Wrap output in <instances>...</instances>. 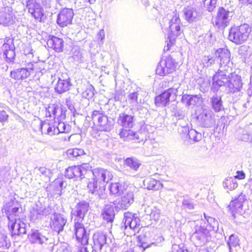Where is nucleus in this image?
Returning <instances> with one entry per match:
<instances>
[{"label": "nucleus", "mask_w": 252, "mask_h": 252, "mask_svg": "<svg viewBox=\"0 0 252 252\" xmlns=\"http://www.w3.org/2000/svg\"><path fill=\"white\" fill-rule=\"evenodd\" d=\"M182 207L184 209L191 210L194 209V204L191 199H184L182 202Z\"/></svg>", "instance_id": "nucleus-53"}, {"label": "nucleus", "mask_w": 252, "mask_h": 252, "mask_svg": "<svg viewBox=\"0 0 252 252\" xmlns=\"http://www.w3.org/2000/svg\"><path fill=\"white\" fill-rule=\"evenodd\" d=\"M182 101L188 106H195L200 104L202 102V95L182 94Z\"/></svg>", "instance_id": "nucleus-26"}, {"label": "nucleus", "mask_w": 252, "mask_h": 252, "mask_svg": "<svg viewBox=\"0 0 252 252\" xmlns=\"http://www.w3.org/2000/svg\"><path fill=\"white\" fill-rule=\"evenodd\" d=\"M124 226L125 229L129 227V229L133 230L134 233L138 232L140 228V220L136 216V214L130 212H126L124 214L123 220Z\"/></svg>", "instance_id": "nucleus-12"}, {"label": "nucleus", "mask_w": 252, "mask_h": 252, "mask_svg": "<svg viewBox=\"0 0 252 252\" xmlns=\"http://www.w3.org/2000/svg\"><path fill=\"white\" fill-rule=\"evenodd\" d=\"M223 185L225 188L230 190L235 189L238 186L236 180L233 177H228L225 179L223 183Z\"/></svg>", "instance_id": "nucleus-43"}, {"label": "nucleus", "mask_w": 252, "mask_h": 252, "mask_svg": "<svg viewBox=\"0 0 252 252\" xmlns=\"http://www.w3.org/2000/svg\"><path fill=\"white\" fill-rule=\"evenodd\" d=\"M134 201V193L131 190H127L124 193L121 200L119 201L116 208L120 209H126Z\"/></svg>", "instance_id": "nucleus-20"}, {"label": "nucleus", "mask_w": 252, "mask_h": 252, "mask_svg": "<svg viewBox=\"0 0 252 252\" xmlns=\"http://www.w3.org/2000/svg\"><path fill=\"white\" fill-rule=\"evenodd\" d=\"M173 249L172 252H188L187 249H185L184 247H181L179 245H175Z\"/></svg>", "instance_id": "nucleus-64"}, {"label": "nucleus", "mask_w": 252, "mask_h": 252, "mask_svg": "<svg viewBox=\"0 0 252 252\" xmlns=\"http://www.w3.org/2000/svg\"><path fill=\"white\" fill-rule=\"evenodd\" d=\"M243 199V196L240 195L237 199L230 202L228 207L232 210V212L242 208L243 206L242 202Z\"/></svg>", "instance_id": "nucleus-40"}, {"label": "nucleus", "mask_w": 252, "mask_h": 252, "mask_svg": "<svg viewBox=\"0 0 252 252\" xmlns=\"http://www.w3.org/2000/svg\"><path fill=\"white\" fill-rule=\"evenodd\" d=\"M150 216L151 219H153L155 221L158 220L160 216V210L156 208H154L152 210Z\"/></svg>", "instance_id": "nucleus-55"}, {"label": "nucleus", "mask_w": 252, "mask_h": 252, "mask_svg": "<svg viewBox=\"0 0 252 252\" xmlns=\"http://www.w3.org/2000/svg\"><path fill=\"white\" fill-rule=\"evenodd\" d=\"M44 126L47 128V134L49 135H53L56 134H57V131L56 130V128L53 126L50 125L49 123H44L41 124V128Z\"/></svg>", "instance_id": "nucleus-51"}, {"label": "nucleus", "mask_w": 252, "mask_h": 252, "mask_svg": "<svg viewBox=\"0 0 252 252\" xmlns=\"http://www.w3.org/2000/svg\"><path fill=\"white\" fill-rule=\"evenodd\" d=\"M86 54L80 50H75L73 53L72 58L74 61L78 63H82L86 61Z\"/></svg>", "instance_id": "nucleus-42"}, {"label": "nucleus", "mask_w": 252, "mask_h": 252, "mask_svg": "<svg viewBox=\"0 0 252 252\" xmlns=\"http://www.w3.org/2000/svg\"><path fill=\"white\" fill-rule=\"evenodd\" d=\"M217 0H210L209 4L207 7V10L209 12H212L214 11L215 8L216 6Z\"/></svg>", "instance_id": "nucleus-58"}, {"label": "nucleus", "mask_w": 252, "mask_h": 252, "mask_svg": "<svg viewBox=\"0 0 252 252\" xmlns=\"http://www.w3.org/2000/svg\"><path fill=\"white\" fill-rule=\"evenodd\" d=\"M183 12L185 20L189 23L195 22L199 19V12L194 7H187L184 9Z\"/></svg>", "instance_id": "nucleus-22"}, {"label": "nucleus", "mask_w": 252, "mask_h": 252, "mask_svg": "<svg viewBox=\"0 0 252 252\" xmlns=\"http://www.w3.org/2000/svg\"><path fill=\"white\" fill-rule=\"evenodd\" d=\"M10 246V241L7 240V236L0 234V248H8Z\"/></svg>", "instance_id": "nucleus-52"}, {"label": "nucleus", "mask_w": 252, "mask_h": 252, "mask_svg": "<svg viewBox=\"0 0 252 252\" xmlns=\"http://www.w3.org/2000/svg\"><path fill=\"white\" fill-rule=\"evenodd\" d=\"M233 15V11L220 7L217 10L216 15L212 19V23L218 29L223 30L229 25Z\"/></svg>", "instance_id": "nucleus-8"}, {"label": "nucleus", "mask_w": 252, "mask_h": 252, "mask_svg": "<svg viewBox=\"0 0 252 252\" xmlns=\"http://www.w3.org/2000/svg\"><path fill=\"white\" fill-rule=\"evenodd\" d=\"M227 245L229 247V252H231L233 248H236L239 246V240L236 235H231L227 241Z\"/></svg>", "instance_id": "nucleus-44"}, {"label": "nucleus", "mask_w": 252, "mask_h": 252, "mask_svg": "<svg viewBox=\"0 0 252 252\" xmlns=\"http://www.w3.org/2000/svg\"><path fill=\"white\" fill-rule=\"evenodd\" d=\"M215 56L217 57L218 62L220 60V66L218 72L214 75L215 78L220 77V79L222 77L228 76L231 73L232 63L230 62V53L229 51L226 48H220L215 53ZM223 80L226 81V78H222Z\"/></svg>", "instance_id": "nucleus-3"}, {"label": "nucleus", "mask_w": 252, "mask_h": 252, "mask_svg": "<svg viewBox=\"0 0 252 252\" xmlns=\"http://www.w3.org/2000/svg\"><path fill=\"white\" fill-rule=\"evenodd\" d=\"M190 239L195 245H203L211 239L210 231L204 226L196 224Z\"/></svg>", "instance_id": "nucleus-9"}, {"label": "nucleus", "mask_w": 252, "mask_h": 252, "mask_svg": "<svg viewBox=\"0 0 252 252\" xmlns=\"http://www.w3.org/2000/svg\"><path fill=\"white\" fill-rule=\"evenodd\" d=\"M14 205L13 201H11L6 204L4 206V210L7 211L6 213L8 220H14V218L19 219V216L18 214L19 210V205L13 207Z\"/></svg>", "instance_id": "nucleus-25"}, {"label": "nucleus", "mask_w": 252, "mask_h": 252, "mask_svg": "<svg viewBox=\"0 0 252 252\" xmlns=\"http://www.w3.org/2000/svg\"><path fill=\"white\" fill-rule=\"evenodd\" d=\"M74 12L71 8H63L58 14L57 23L61 27H65L71 24Z\"/></svg>", "instance_id": "nucleus-13"}, {"label": "nucleus", "mask_w": 252, "mask_h": 252, "mask_svg": "<svg viewBox=\"0 0 252 252\" xmlns=\"http://www.w3.org/2000/svg\"><path fill=\"white\" fill-rule=\"evenodd\" d=\"M188 136L190 139L192 140L194 142H198L202 138L201 133L193 129L190 130L189 133H188Z\"/></svg>", "instance_id": "nucleus-48"}, {"label": "nucleus", "mask_w": 252, "mask_h": 252, "mask_svg": "<svg viewBox=\"0 0 252 252\" xmlns=\"http://www.w3.org/2000/svg\"><path fill=\"white\" fill-rule=\"evenodd\" d=\"M145 94V92L142 91H137L136 92L129 94L128 95V99L129 102L133 105L137 104H143L145 100L141 96H143Z\"/></svg>", "instance_id": "nucleus-33"}, {"label": "nucleus", "mask_w": 252, "mask_h": 252, "mask_svg": "<svg viewBox=\"0 0 252 252\" xmlns=\"http://www.w3.org/2000/svg\"><path fill=\"white\" fill-rule=\"evenodd\" d=\"M94 88L92 85L89 86L86 89V90L82 93V96L83 97L90 99L92 98L94 95Z\"/></svg>", "instance_id": "nucleus-50"}, {"label": "nucleus", "mask_w": 252, "mask_h": 252, "mask_svg": "<svg viewBox=\"0 0 252 252\" xmlns=\"http://www.w3.org/2000/svg\"><path fill=\"white\" fill-rule=\"evenodd\" d=\"M89 204L83 201L78 203L72 209L71 214L77 218L78 221H81L88 211Z\"/></svg>", "instance_id": "nucleus-19"}, {"label": "nucleus", "mask_w": 252, "mask_h": 252, "mask_svg": "<svg viewBox=\"0 0 252 252\" xmlns=\"http://www.w3.org/2000/svg\"><path fill=\"white\" fill-rule=\"evenodd\" d=\"M31 213V217L34 219L41 218L42 217L46 216L50 213L49 209L37 207L36 208H33Z\"/></svg>", "instance_id": "nucleus-37"}, {"label": "nucleus", "mask_w": 252, "mask_h": 252, "mask_svg": "<svg viewBox=\"0 0 252 252\" xmlns=\"http://www.w3.org/2000/svg\"><path fill=\"white\" fill-rule=\"evenodd\" d=\"M122 186L119 183H112L109 186L110 193L113 195H119L122 192Z\"/></svg>", "instance_id": "nucleus-46"}, {"label": "nucleus", "mask_w": 252, "mask_h": 252, "mask_svg": "<svg viewBox=\"0 0 252 252\" xmlns=\"http://www.w3.org/2000/svg\"><path fill=\"white\" fill-rule=\"evenodd\" d=\"M71 84L69 80L59 79L55 87V90L59 94H62L69 90Z\"/></svg>", "instance_id": "nucleus-34"}, {"label": "nucleus", "mask_w": 252, "mask_h": 252, "mask_svg": "<svg viewBox=\"0 0 252 252\" xmlns=\"http://www.w3.org/2000/svg\"><path fill=\"white\" fill-rule=\"evenodd\" d=\"M117 123L123 127H131L134 124L133 116L122 113L119 115Z\"/></svg>", "instance_id": "nucleus-27"}, {"label": "nucleus", "mask_w": 252, "mask_h": 252, "mask_svg": "<svg viewBox=\"0 0 252 252\" xmlns=\"http://www.w3.org/2000/svg\"><path fill=\"white\" fill-rule=\"evenodd\" d=\"M176 64L175 60L170 56L161 59L156 69L157 74L164 76L173 72L175 70Z\"/></svg>", "instance_id": "nucleus-10"}, {"label": "nucleus", "mask_w": 252, "mask_h": 252, "mask_svg": "<svg viewBox=\"0 0 252 252\" xmlns=\"http://www.w3.org/2000/svg\"><path fill=\"white\" fill-rule=\"evenodd\" d=\"M63 113V109L57 104H50L46 108V116L54 118H59Z\"/></svg>", "instance_id": "nucleus-30"}, {"label": "nucleus", "mask_w": 252, "mask_h": 252, "mask_svg": "<svg viewBox=\"0 0 252 252\" xmlns=\"http://www.w3.org/2000/svg\"><path fill=\"white\" fill-rule=\"evenodd\" d=\"M8 225L10 227L12 235H20L26 233V224L19 219L9 220Z\"/></svg>", "instance_id": "nucleus-16"}, {"label": "nucleus", "mask_w": 252, "mask_h": 252, "mask_svg": "<svg viewBox=\"0 0 252 252\" xmlns=\"http://www.w3.org/2000/svg\"><path fill=\"white\" fill-rule=\"evenodd\" d=\"M215 78V75L213 77V84L211 90L214 92H217L219 88L227 84V91L229 93H235L237 91H240V89L242 87V83L241 77L233 72L232 68L231 69V73L229 74L228 76H226V81L224 79H220V77Z\"/></svg>", "instance_id": "nucleus-2"}, {"label": "nucleus", "mask_w": 252, "mask_h": 252, "mask_svg": "<svg viewBox=\"0 0 252 252\" xmlns=\"http://www.w3.org/2000/svg\"><path fill=\"white\" fill-rule=\"evenodd\" d=\"M27 8L35 19H40L43 15V10L39 4L35 0H29L27 1Z\"/></svg>", "instance_id": "nucleus-18"}, {"label": "nucleus", "mask_w": 252, "mask_h": 252, "mask_svg": "<svg viewBox=\"0 0 252 252\" xmlns=\"http://www.w3.org/2000/svg\"><path fill=\"white\" fill-rule=\"evenodd\" d=\"M181 20L179 15L174 14L172 19L169 22V30L167 34V45L164 48V51H167L170 47L174 44L176 38L180 35L182 31L180 28Z\"/></svg>", "instance_id": "nucleus-6"}, {"label": "nucleus", "mask_w": 252, "mask_h": 252, "mask_svg": "<svg viewBox=\"0 0 252 252\" xmlns=\"http://www.w3.org/2000/svg\"><path fill=\"white\" fill-rule=\"evenodd\" d=\"M79 165L68 167L65 170V176L68 179L74 180H81Z\"/></svg>", "instance_id": "nucleus-31"}, {"label": "nucleus", "mask_w": 252, "mask_h": 252, "mask_svg": "<svg viewBox=\"0 0 252 252\" xmlns=\"http://www.w3.org/2000/svg\"><path fill=\"white\" fill-rule=\"evenodd\" d=\"M196 119L200 124V125L204 127H214L217 129L219 126L223 125V129L224 128L225 124H216L215 114L209 108H202L201 112L197 116Z\"/></svg>", "instance_id": "nucleus-7"}, {"label": "nucleus", "mask_w": 252, "mask_h": 252, "mask_svg": "<svg viewBox=\"0 0 252 252\" xmlns=\"http://www.w3.org/2000/svg\"><path fill=\"white\" fill-rule=\"evenodd\" d=\"M92 120L96 125L99 131H110L113 126L112 122L102 114V111L94 110L92 116Z\"/></svg>", "instance_id": "nucleus-11"}, {"label": "nucleus", "mask_w": 252, "mask_h": 252, "mask_svg": "<svg viewBox=\"0 0 252 252\" xmlns=\"http://www.w3.org/2000/svg\"><path fill=\"white\" fill-rule=\"evenodd\" d=\"M137 111L140 115V117L141 118L145 117L148 112V110L146 108L142 106H139L137 108Z\"/></svg>", "instance_id": "nucleus-59"}, {"label": "nucleus", "mask_w": 252, "mask_h": 252, "mask_svg": "<svg viewBox=\"0 0 252 252\" xmlns=\"http://www.w3.org/2000/svg\"><path fill=\"white\" fill-rule=\"evenodd\" d=\"M119 135L121 138L125 141L133 140L135 142H139L143 141V138L141 137V133L133 131L131 129L122 128L119 133Z\"/></svg>", "instance_id": "nucleus-17"}, {"label": "nucleus", "mask_w": 252, "mask_h": 252, "mask_svg": "<svg viewBox=\"0 0 252 252\" xmlns=\"http://www.w3.org/2000/svg\"><path fill=\"white\" fill-rule=\"evenodd\" d=\"M251 31L252 28L248 24L234 25L229 29V39L237 45L242 44L247 40Z\"/></svg>", "instance_id": "nucleus-5"}, {"label": "nucleus", "mask_w": 252, "mask_h": 252, "mask_svg": "<svg viewBox=\"0 0 252 252\" xmlns=\"http://www.w3.org/2000/svg\"><path fill=\"white\" fill-rule=\"evenodd\" d=\"M101 216L107 222H112L115 218L114 207L112 205H105L103 208Z\"/></svg>", "instance_id": "nucleus-28"}, {"label": "nucleus", "mask_w": 252, "mask_h": 252, "mask_svg": "<svg viewBox=\"0 0 252 252\" xmlns=\"http://www.w3.org/2000/svg\"><path fill=\"white\" fill-rule=\"evenodd\" d=\"M8 118V115L5 111H0V122L1 123L5 122Z\"/></svg>", "instance_id": "nucleus-61"}, {"label": "nucleus", "mask_w": 252, "mask_h": 252, "mask_svg": "<svg viewBox=\"0 0 252 252\" xmlns=\"http://www.w3.org/2000/svg\"><path fill=\"white\" fill-rule=\"evenodd\" d=\"M92 176L93 178L88 183L87 187L89 191L94 194L96 199H105L106 184L112 179V174L107 170L96 168L93 169Z\"/></svg>", "instance_id": "nucleus-1"}, {"label": "nucleus", "mask_w": 252, "mask_h": 252, "mask_svg": "<svg viewBox=\"0 0 252 252\" xmlns=\"http://www.w3.org/2000/svg\"><path fill=\"white\" fill-rule=\"evenodd\" d=\"M28 237L32 243H36L40 245L46 244L48 240L47 237L43 235L37 230L32 229L31 233L29 234Z\"/></svg>", "instance_id": "nucleus-23"}, {"label": "nucleus", "mask_w": 252, "mask_h": 252, "mask_svg": "<svg viewBox=\"0 0 252 252\" xmlns=\"http://www.w3.org/2000/svg\"><path fill=\"white\" fill-rule=\"evenodd\" d=\"M51 228L53 230L59 233L63 231L67 222L66 218L61 213H54L51 217Z\"/></svg>", "instance_id": "nucleus-14"}, {"label": "nucleus", "mask_w": 252, "mask_h": 252, "mask_svg": "<svg viewBox=\"0 0 252 252\" xmlns=\"http://www.w3.org/2000/svg\"><path fill=\"white\" fill-rule=\"evenodd\" d=\"M68 155L72 156L73 157L77 158L85 154L84 150L82 149L74 148L69 149L67 151Z\"/></svg>", "instance_id": "nucleus-49"}, {"label": "nucleus", "mask_w": 252, "mask_h": 252, "mask_svg": "<svg viewBox=\"0 0 252 252\" xmlns=\"http://www.w3.org/2000/svg\"><path fill=\"white\" fill-rule=\"evenodd\" d=\"M2 49L3 50V52L7 51H9L10 50H15L14 45L13 44L12 42H9L8 41L6 43H4L2 46Z\"/></svg>", "instance_id": "nucleus-57"}, {"label": "nucleus", "mask_w": 252, "mask_h": 252, "mask_svg": "<svg viewBox=\"0 0 252 252\" xmlns=\"http://www.w3.org/2000/svg\"><path fill=\"white\" fill-rule=\"evenodd\" d=\"M15 17L12 11L3 12L0 13V24L9 26L15 22Z\"/></svg>", "instance_id": "nucleus-29"}, {"label": "nucleus", "mask_w": 252, "mask_h": 252, "mask_svg": "<svg viewBox=\"0 0 252 252\" xmlns=\"http://www.w3.org/2000/svg\"><path fill=\"white\" fill-rule=\"evenodd\" d=\"M10 76L16 80H24L30 76L28 70H26L24 67L11 71Z\"/></svg>", "instance_id": "nucleus-35"}, {"label": "nucleus", "mask_w": 252, "mask_h": 252, "mask_svg": "<svg viewBox=\"0 0 252 252\" xmlns=\"http://www.w3.org/2000/svg\"><path fill=\"white\" fill-rule=\"evenodd\" d=\"M241 140L244 142L252 141V129L249 127H245L242 130L241 135L240 136Z\"/></svg>", "instance_id": "nucleus-41"}, {"label": "nucleus", "mask_w": 252, "mask_h": 252, "mask_svg": "<svg viewBox=\"0 0 252 252\" xmlns=\"http://www.w3.org/2000/svg\"><path fill=\"white\" fill-rule=\"evenodd\" d=\"M210 104L212 109L216 112H219L224 109L221 97L217 94H214L210 98Z\"/></svg>", "instance_id": "nucleus-32"}, {"label": "nucleus", "mask_w": 252, "mask_h": 252, "mask_svg": "<svg viewBox=\"0 0 252 252\" xmlns=\"http://www.w3.org/2000/svg\"><path fill=\"white\" fill-rule=\"evenodd\" d=\"M124 163L131 169L135 171H137L141 165L140 160L134 158H126L124 161Z\"/></svg>", "instance_id": "nucleus-39"}, {"label": "nucleus", "mask_w": 252, "mask_h": 252, "mask_svg": "<svg viewBox=\"0 0 252 252\" xmlns=\"http://www.w3.org/2000/svg\"><path fill=\"white\" fill-rule=\"evenodd\" d=\"M24 68L26 70H28L29 75L30 76L32 73V71L35 69V65L33 63L30 62L26 64V66L24 67Z\"/></svg>", "instance_id": "nucleus-60"}, {"label": "nucleus", "mask_w": 252, "mask_h": 252, "mask_svg": "<svg viewBox=\"0 0 252 252\" xmlns=\"http://www.w3.org/2000/svg\"><path fill=\"white\" fill-rule=\"evenodd\" d=\"M66 126L63 123H59L58 126L56 127L57 134L59 133L64 132L65 131Z\"/></svg>", "instance_id": "nucleus-62"}, {"label": "nucleus", "mask_w": 252, "mask_h": 252, "mask_svg": "<svg viewBox=\"0 0 252 252\" xmlns=\"http://www.w3.org/2000/svg\"><path fill=\"white\" fill-rule=\"evenodd\" d=\"M15 50H10L3 52V54L5 57V61L9 63L13 64L15 63Z\"/></svg>", "instance_id": "nucleus-47"}, {"label": "nucleus", "mask_w": 252, "mask_h": 252, "mask_svg": "<svg viewBox=\"0 0 252 252\" xmlns=\"http://www.w3.org/2000/svg\"><path fill=\"white\" fill-rule=\"evenodd\" d=\"M107 234L102 231H97L93 235L94 248L95 250H101L106 244Z\"/></svg>", "instance_id": "nucleus-21"}, {"label": "nucleus", "mask_w": 252, "mask_h": 252, "mask_svg": "<svg viewBox=\"0 0 252 252\" xmlns=\"http://www.w3.org/2000/svg\"><path fill=\"white\" fill-rule=\"evenodd\" d=\"M202 62L204 66L207 67L213 66L216 63H218L217 57L215 55L214 56H204Z\"/></svg>", "instance_id": "nucleus-45"}, {"label": "nucleus", "mask_w": 252, "mask_h": 252, "mask_svg": "<svg viewBox=\"0 0 252 252\" xmlns=\"http://www.w3.org/2000/svg\"><path fill=\"white\" fill-rule=\"evenodd\" d=\"M64 41L63 39L57 36H52L47 41L48 47L53 49L57 52H62L63 50Z\"/></svg>", "instance_id": "nucleus-24"}, {"label": "nucleus", "mask_w": 252, "mask_h": 252, "mask_svg": "<svg viewBox=\"0 0 252 252\" xmlns=\"http://www.w3.org/2000/svg\"><path fill=\"white\" fill-rule=\"evenodd\" d=\"M45 63L44 62H38L35 63V70H36V72H39L41 74H43L46 72V69L45 68Z\"/></svg>", "instance_id": "nucleus-54"}, {"label": "nucleus", "mask_w": 252, "mask_h": 252, "mask_svg": "<svg viewBox=\"0 0 252 252\" xmlns=\"http://www.w3.org/2000/svg\"><path fill=\"white\" fill-rule=\"evenodd\" d=\"M144 185L149 190H157L162 188V184L159 181L152 178H147L144 181Z\"/></svg>", "instance_id": "nucleus-36"}, {"label": "nucleus", "mask_w": 252, "mask_h": 252, "mask_svg": "<svg viewBox=\"0 0 252 252\" xmlns=\"http://www.w3.org/2000/svg\"><path fill=\"white\" fill-rule=\"evenodd\" d=\"M80 172L81 175V179L87 178L89 180V177L92 176L93 169L92 166L88 163H83L79 165Z\"/></svg>", "instance_id": "nucleus-38"}, {"label": "nucleus", "mask_w": 252, "mask_h": 252, "mask_svg": "<svg viewBox=\"0 0 252 252\" xmlns=\"http://www.w3.org/2000/svg\"><path fill=\"white\" fill-rule=\"evenodd\" d=\"M74 230L77 240L82 245H87L89 237L84 224L80 221H76L74 224Z\"/></svg>", "instance_id": "nucleus-15"}, {"label": "nucleus", "mask_w": 252, "mask_h": 252, "mask_svg": "<svg viewBox=\"0 0 252 252\" xmlns=\"http://www.w3.org/2000/svg\"><path fill=\"white\" fill-rule=\"evenodd\" d=\"M185 84L178 83L174 84L173 87L167 89L163 93L155 97V104L158 107H164L169 104L171 99L174 100L177 95L184 94Z\"/></svg>", "instance_id": "nucleus-4"}, {"label": "nucleus", "mask_w": 252, "mask_h": 252, "mask_svg": "<svg viewBox=\"0 0 252 252\" xmlns=\"http://www.w3.org/2000/svg\"><path fill=\"white\" fill-rule=\"evenodd\" d=\"M54 184L57 188L60 189H61L63 188H65L66 185V183L64 182L63 179L60 178L56 179L54 182Z\"/></svg>", "instance_id": "nucleus-56"}, {"label": "nucleus", "mask_w": 252, "mask_h": 252, "mask_svg": "<svg viewBox=\"0 0 252 252\" xmlns=\"http://www.w3.org/2000/svg\"><path fill=\"white\" fill-rule=\"evenodd\" d=\"M97 36L99 44L101 43V44H102L103 43V40L105 37V32L104 30H100L99 32L97 33Z\"/></svg>", "instance_id": "nucleus-63"}]
</instances>
